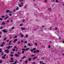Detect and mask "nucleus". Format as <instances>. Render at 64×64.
<instances>
[{
	"label": "nucleus",
	"instance_id": "72a5a7b5",
	"mask_svg": "<svg viewBox=\"0 0 64 64\" xmlns=\"http://www.w3.org/2000/svg\"><path fill=\"white\" fill-rule=\"evenodd\" d=\"M10 56H11V57H12V56H13V55L12 54H10Z\"/></svg>",
	"mask_w": 64,
	"mask_h": 64
},
{
	"label": "nucleus",
	"instance_id": "c756f323",
	"mask_svg": "<svg viewBox=\"0 0 64 64\" xmlns=\"http://www.w3.org/2000/svg\"><path fill=\"white\" fill-rule=\"evenodd\" d=\"M12 50L13 51H15V49H12Z\"/></svg>",
	"mask_w": 64,
	"mask_h": 64
},
{
	"label": "nucleus",
	"instance_id": "ea45409f",
	"mask_svg": "<svg viewBox=\"0 0 64 64\" xmlns=\"http://www.w3.org/2000/svg\"><path fill=\"white\" fill-rule=\"evenodd\" d=\"M31 52H33V49H32L31 50Z\"/></svg>",
	"mask_w": 64,
	"mask_h": 64
},
{
	"label": "nucleus",
	"instance_id": "79ce46f5",
	"mask_svg": "<svg viewBox=\"0 0 64 64\" xmlns=\"http://www.w3.org/2000/svg\"><path fill=\"white\" fill-rule=\"evenodd\" d=\"M9 16H12V14H9Z\"/></svg>",
	"mask_w": 64,
	"mask_h": 64
},
{
	"label": "nucleus",
	"instance_id": "09e8293b",
	"mask_svg": "<svg viewBox=\"0 0 64 64\" xmlns=\"http://www.w3.org/2000/svg\"><path fill=\"white\" fill-rule=\"evenodd\" d=\"M15 11H16V10H15V9H14V11L15 12Z\"/></svg>",
	"mask_w": 64,
	"mask_h": 64
},
{
	"label": "nucleus",
	"instance_id": "e433bc0d",
	"mask_svg": "<svg viewBox=\"0 0 64 64\" xmlns=\"http://www.w3.org/2000/svg\"><path fill=\"white\" fill-rule=\"evenodd\" d=\"M35 50H36V48H34L33 50H34V51H35Z\"/></svg>",
	"mask_w": 64,
	"mask_h": 64
},
{
	"label": "nucleus",
	"instance_id": "7ed1b4c3",
	"mask_svg": "<svg viewBox=\"0 0 64 64\" xmlns=\"http://www.w3.org/2000/svg\"><path fill=\"white\" fill-rule=\"evenodd\" d=\"M48 10H49L50 11H51V10H52V9L51 8H48Z\"/></svg>",
	"mask_w": 64,
	"mask_h": 64
},
{
	"label": "nucleus",
	"instance_id": "49530a36",
	"mask_svg": "<svg viewBox=\"0 0 64 64\" xmlns=\"http://www.w3.org/2000/svg\"><path fill=\"white\" fill-rule=\"evenodd\" d=\"M27 43V41L25 42V43L26 44V43Z\"/></svg>",
	"mask_w": 64,
	"mask_h": 64
},
{
	"label": "nucleus",
	"instance_id": "2eb2a0df",
	"mask_svg": "<svg viewBox=\"0 0 64 64\" xmlns=\"http://www.w3.org/2000/svg\"><path fill=\"white\" fill-rule=\"evenodd\" d=\"M58 0H56V3H58Z\"/></svg>",
	"mask_w": 64,
	"mask_h": 64
},
{
	"label": "nucleus",
	"instance_id": "603ef678",
	"mask_svg": "<svg viewBox=\"0 0 64 64\" xmlns=\"http://www.w3.org/2000/svg\"><path fill=\"white\" fill-rule=\"evenodd\" d=\"M2 61L0 60V63H2Z\"/></svg>",
	"mask_w": 64,
	"mask_h": 64
},
{
	"label": "nucleus",
	"instance_id": "69168bd1",
	"mask_svg": "<svg viewBox=\"0 0 64 64\" xmlns=\"http://www.w3.org/2000/svg\"><path fill=\"white\" fill-rule=\"evenodd\" d=\"M18 54H20V52H18Z\"/></svg>",
	"mask_w": 64,
	"mask_h": 64
},
{
	"label": "nucleus",
	"instance_id": "864d4df0",
	"mask_svg": "<svg viewBox=\"0 0 64 64\" xmlns=\"http://www.w3.org/2000/svg\"><path fill=\"white\" fill-rule=\"evenodd\" d=\"M18 50L17 48H16V51H17Z\"/></svg>",
	"mask_w": 64,
	"mask_h": 64
},
{
	"label": "nucleus",
	"instance_id": "f257e3e1",
	"mask_svg": "<svg viewBox=\"0 0 64 64\" xmlns=\"http://www.w3.org/2000/svg\"><path fill=\"white\" fill-rule=\"evenodd\" d=\"M4 52H5V53L6 52L7 53H8L9 52V50H5L4 51Z\"/></svg>",
	"mask_w": 64,
	"mask_h": 64
},
{
	"label": "nucleus",
	"instance_id": "338daca9",
	"mask_svg": "<svg viewBox=\"0 0 64 64\" xmlns=\"http://www.w3.org/2000/svg\"><path fill=\"white\" fill-rule=\"evenodd\" d=\"M61 38H58V39H61Z\"/></svg>",
	"mask_w": 64,
	"mask_h": 64
},
{
	"label": "nucleus",
	"instance_id": "ddd939ff",
	"mask_svg": "<svg viewBox=\"0 0 64 64\" xmlns=\"http://www.w3.org/2000/svg\"><path fill=\"white\" fill-rule=\"evenodd\" d=\"M5 24V22H4L2 23V24L4 25V24Z\"/></svg>",
	"mask_w": 64,
	"mask_h": 64
},
{
	"label": "nucleus",
	"instance_id": "13d9d810",
	"mask_svg": "<svg viewBox=\"0 0 64 64\" xmlns=\"http://www.w3.org/2000/svg\"><path fill=\"white\" fill-rule=\"evenodd\" d=\"M36 51H34L33 52V53H36Z\"/></svg>",
	"mask_w": 64,
	"mask_h": 64
},
{
	"label": "nucleus",
	"instance_id": "aec40b11",
	"mask_svg": "<svg viewBox=\"0 0 64 64\" xmlns=\"http://www.w3.org/2000/svg\"><path fill=\"white\" fill-rule=\"evenodd\" d=\"M17 60H16V61L15 62H14V63L15 64H16V63H17Z\"/></svg>",
	"mask_w": 64,
	"mask_h": 64
},
{
	"label": "nucleus",
	"instance_id": "4be33fe9",
	"mask_svg": "<svg viewBox=\"0 0 64 64\" xmlns=\"http://www.w3.org/2000/svg\"><path fill=\"white\" fill-rule=\"evenodd\" d=\"M22 51H24L25 50H26V49H22Z\"/></svg>",
	"mask_w": 64,
	"mask_h": 64
},
{
	"label": "nucleus",
	"instance_id": "3c124183",
	"mask_svg": "<svg viewBox=\"0 0 64 64\" xmlns=\"http://www.w3.org/2000/svg\"><path fill=\"white\" fill-rule=\"evenodd\" d=\"M22 0H20V2H22Z\"/></svg>",
	"mask_w": 64,
	"mask_h": 64
},
{
	"label": "nucleus",
	"instance_id": "6ab92c4d",
	"mask_svg": "<svg viewBox=\"0 0 64 64\" xmlns=\"http://www.w3.org/2000/svg\"><path fill=\"white\" fill-rule=\"evenodd\" d=\"M9 18V16H7V17H6V18H4V20H6V19H7V18Z\"/></svg>",
	"mask_w": 64,
	"mask_h": 64
},
{
	"label": "nucleus",
	"instance_id": "a878e982",
	"mask_svg": "<svg viewBox=\"0 0 64 64\" xmlns=\"http://www.w3.org/2000/svg\"><path fill=\"white\" fill-rule=\"evenodd\" d=\"M28 34H26V38L28 37Z\"/></svg>",
	"mask_w": 64,
	"mask_h": 64
},
{
	"label": "nucleus",
	"instance_id": "4468645a",
	"mask_svg": "<svg viewBox=\"0 0 64 64\" xmlns=\"http://www.w3.org/2000/svg\"><path fill=\"white\" fill-rule=\"evenodd\" d=\"M9 62H14V60H10L9 61Z\"/></svg>",
	"mask_w": 64,
	"mask_h": 64
},
{
	"label": "nucleus",
	"instance_id": "8fccbe9b",
	"mask_svg": "<svg viewBox=\"0 0 64 64\" xmlns=\"http://www.w3.org/2000/svg\"><path fill=\"white\" fill-rule=\"evenodd\" d=\"M43 62V61H40V63H42Z\"/></svg>",
	"mask_w": 64,
	"mask_h": 64
},
{
	"label": "nucleus",
	"instance_id": "0e129e2a",
	"mask_svg": "<svg viewBox=\"0 0 64 64\" xmlns=\"http://www.w3.org/2000/svg\"><path fill=\"white\" fill-rule=\"evenodd\" d=\"M23 4V2H21V4Z\"/></svg>",
	"mask_w": 64,
	"mask_h": 64
},
{
	"label": "nucleus",
	"instance_id": "37998d69",
	"mask_svg": "<svg viewBox=\"0 0 64 64\" xmlns=\"http://www.w3.org/2000/svg\"><path fill=\"white\" fill-rule=\"evenodd\" d=\"M7 23H8V22H9V20H8L7 21Z\"/></svg>",
	"mask_w": 64,
	"mask_h": 64
},
{
	"label": "nucleus",
	"instance_id": "cd10ccee",
	"mask_svg": "<svg viewBox=\"0 0 64 64\" xmlns=\"http://www.w3.org/2000/svg\"><path fill=\"white\" fill-rule=\"evenodd\" d=\"M28 60L29 61H31V58H28Z\"/></svg>",
	"mask_w": 64,
	"mask_h": 64
},
{
	"label": "nucleus",
	"instance_id": "dca6fc26",
	"mask_svg": "<svg viewBox=\"0 0 64 64\" xmlns=\"http://www.w3.org/2000/svg\"><path fill=\"white\" fill-rule=\"evenodd\" d=\"M45 3H47V0H45L44 1Z\"/></svg>",
	"mask_w": 64,
	"mask_h": 64
},
{
	"label": "nucleus",
	"instance_id": "5701e85b",
	"mask_svg": "<svg viewBox=\"0 0 64 64\" xmlns=\"http://www.w3.org/2000/svg\"><path fill=\"white\" fill-rule=\"evenodd\" d=\"M19 9V8L17 7L16 8V10H18Z\"/></svg>",
	"mask_w": 64,
	"mask_h": 64
},
{
	"label": "nucleus",
	"instance_id": "9b49d317",
	"mask_svg": "<svg viewBox=\"0 0 64 64\" xmlns=\"http://www.w3.org/2000/svg\"><path fill=\"white\" fill-rule=\"evenodd\" d=\"M14 55L15 56H16V57H17V56H18V55L17 54H15Z\"/></svg>",
	"mask_w": 64,
	"mask_h": 64
},
{
	"label": "nucleus",
	"instance_id": "9d476101",
	"mask_svg": "<svg viewBox=\"0 0 64 64\" xmlns=\"http://www.w3.org/2000/svg\"><path fill=\"white\" fill-rule=\"evenodd\" d=\"M10 12V11H9V10H7L6 11V13H8V12Z\"/></svg>",
	"mask_w": 64,
	"mask_h": 64
},
{
	"label": "nucleus",
	"instance_id": "0eeeda50",
	"mask_svg": "<svg viewBox=\"0 0 64 64\" xmlns=\"http://www.w3.org/2000/svg\"><path fill=\"white\" fill-rule=\"evenodd\" d=\"M26 57L25 56H24L23 58H22V59H24V58H26Z\"/></svg>",
	"mask_w": 64,
	"mask_h": 64
},
{
	"label": "nucleus",
	"instance_id": "393cba45",
	"mask_svg": "<svg viewBox=\"0 0 64 64\" xmlns=\"http://www.w3.org/2000/svg\"><path fill=\"white\" fill-rule=\"evenodd\" d=\"M21 37H24V36L23 35H21Z\"/></svg>",
	"mask_w": 64,
	"mask_h": 64
},
{
	"label": "nucleus",
	"instance_id": "412c9836",
	"mask_svg": "<svg viewBox=\"0 0 64 64\" xmlns=\"http://www.w3.org/2000/svg\"><path fill=\"white\" fill-rule=\"evenodd\" d=\"M29 48H28L26 49V51H28V50H29Z\"/></svg>",
	"mask_w": 64,
	"mask_h": 64
},
{
	"label": "nucleus",
	"instance_id": "5fc2aeb1",
	"mask_svg": "<svg viewBox=\"0 0 64 64\" xmlns=\"http://www.w3.org/2000/svg\"><path fill=\"white\" fill-rule=\"evenodd\" d=\"M20 35H22V33L20 32Z\"/></svg>",
	"mask_w": 64,
	"mask_h": 64
},
{
	"label": "nucleus",
	"instance_id": "6e6d98bb",
	"mask_svg": "<svg viewBox=\"0 0 64 64\" xmlns=\"http://www.w3.org/2000/svg\"><path fill=\"white\" fill-rule=\"evenodd\" d=\"M31 57H32V56H34V55H32L31 56Z\"/></svg>",
	"mask_w": 64,
	"mask_h": 64
},
{
	"label": "nucleus",
	"instance_id": "58836bf2",
	"mask_svg": "<svg viewBox=\"0 0 64 64\" xmlns=\"http://www.w3.org/2000/svg\"><path fill=\"white\" fill-rule=\"evenodd\" d=\"M3 28V27H0V29H2Z\"/></svg>",
	"mask_w": 64,
	"mask_h": 64
},
{
	"label": "nucleus",
	"instance_id": "2f4dec72",
	"mask_svg": "<svg viewBox=\"0 0 64 64\" xmlns=\"http://www.w3.org/2000/svg\"><path fill=\"white\" fill-rule=\"evenodd\" d=\"M28 62V61L26 60L25 62V63H27V62Z\"/></svg>",
	"mask_w": 64,
	"mask_h": 64
},
{
	"label": "nucleus",
	"instance_id": "473e14b6",
	"mask_svg": "<svg viewBox=\"0 0 64 64\" xmlns=\"http://www.w3.org/2000/svg\"><path fill=\"white\" fill-rule=\"evenodd\" d=\"M4 45H3V44H2L1 46H0V47H2V46H3Z\"/></svg>",
	"mask_w": 64,
	"mask_h": 64
},
{
	"label": "nucleus",
	"instance_id": "7c9ffc66",
	"mask_svg": "<svg viewBox=\"0 0 64 64\" xmlns=\"http://www.w3.org/2000/svg\"><path fill=\"white\" fill-rule=\"evenodd\" d=\"M3 20V19L2 18H0V21H2Z\"/></svg>",
	"mask_w": 64,
	"mask_h": 64
},
{
	"label": "nucleus",
	"instance_id": "423d86ee",
	"mask_svg": "<svg viewBox=\"0 0 64 64\" xmlns=\"http://www.w3.org/2000/svg\"><path fill=\"white\" fill-rule=\"evenodd\" d=\"M3 32L6 33V32H7V30H3Z\"/></svg>",
	"mask_w": 64,
	"mask_h": 64
},
{
	"label": "nucleus",
	"instance_id": "20e7f679",
	"mask_svg": "<svg viewBox=\"0 0 64 64\" xmlns=\"http://www.w3.org/2000/svg\"><path fill=\"white\" fill-rule=\"evenodd\" d=\"M17 40H17V39H16L14 40V41L13 42V43H15V42H16L17 41Z\"/></svg>",
	"mask_w": 64,
	"mask_h": 64
},
{
	"label": "nucleus",
	"instance_id": "6e6552de",
	"mask_svg": "<svg viewBox=\"0 0 64 64\" xmlns=\"http://www.w3.org/2000/svg\"><path fill=\"white\" fill-rule=\"evenodd\" d=\"M19 7H21V6H23V5L22 4V5H21V4H20L19 5Z\"/></svg>",
	"mask_w": 64,
	"mask_h": 64
},
{
	"label": "nucleus",
	"instance_id": "f3484780",
	"mask_svg": "<svg viewBox=\"0 0 64 64\" xmlns=\"http://www.w3.org/2000/svg\"><path fill=\"white\" fill-rule=\"evenodd\" d=\"M34 44L36 45V46H37V43L34 42Z\"/></svg>",
	"mask_w": 64,
	"mask_h": 64
},
{
	"label": "nucleus",
	"instance_id": "680f3d73",
	"mask_svg": "<svg viewBox=\"0 0 64 64\" xmlns=\"http://www.w3.org/2000/svg\"><path fill=\"white\" fill-rule=\"evenodd\" d=\"M48 47L49 48H50V46H48Z\"/></svg>",
	"mask_w": 64,
	"mask_h": 64
},
{
	"label": "nucleus",
	"instance_id": "052dcab7",
	"mask_svg": "<svg viewBox=\"0 0 64 64\" xmlns=\"http://www.w3.org/2000/svg\"><path fill=\"white\" fill-rule=\"evenodd\" d=\"M14 26H13L12 27V29H14Z\"/></svg>",
	"mask_w": 64,
	"mask_h": 64
},
{
	"label": "nucleus",
	"instance_id": "a211bd4d",
	"mask_svg": "<svg viewBox=\"0 0 64 64\" xmlns=\"http://www.w3.org/2000/svg\"><path fill=\"white\" fill-rule=\"evenodd\" d=\"M23 24H20L19 26H23Z\"/></svg>",
	"mask_w": 64,
	"mask_h": 64
},
{
	"label": "nucleus",
	"instance_id": "774afa93",
	"mask_svg": "<svg viewBox=\"0 0 64 64\" xmlns=\"http://www.w3.org/2000/svg\"><path fill=\"white\" fill-rule=\"evenodd\" d=\"M12 42V40H11L10 41V43H11Z\"/></svg>",
	"mask_w": 64,
	"mask_h": 64
},
{
	"label": "nucleus",
	"instance_id": "bb28decb",
	"mask_svg": "<svg viewBox=\"0 0 64 64\" xmlns=\"http://www.w3.org/2000/svg\"><path fill=\"white\" fill-rule=\"evenodd\" d=\"M2 52V48H0V52Z\"/></svg>",
	"mask_w": 64,
	"mask_h": 64
},
{
	"label": "nucleus",
	"instance_id": "4d7b16f0",
	"mask_svg": "<svg viewBox=\"0 0 64 64\" xmlns=\"http://www.w3.org/2000/svg\"><path fill=\"white\" fill-rule=\"evenodd\" d=\"M1 17H2V18H4V17H5V16H2Z\"/></svg>",
	"mask_w": 64,
	"mask_h": 64
},
{
	"label": "nucleus",
	"instance_id": "c85d7f7f",
	"mask_svg": "<svg viewBox=\"0 0 64 64\" xmlns=\"http://www.w3.org/2000/svg\"><path fill=\"white\" fill-rule=\"evenodd\" d=\"M24 29H25V28H22V30H24Z\"/></svg>",
	"mask_w": 64,
	"mask_h": 64
},
{
	"label": "nucleus",
	"instance_id": "c03bdc74",
	"mask_svg": "<svg viewBox=\"0 0 64 64\" xmlns=\"http://www.w3.org/2000/svg\"><path fill=\"white\" fill-rule=\"evenodd\" d=\"M22 60H19L20 62H22Z\"/></svg>",
	"mask_w": 64,
	"mask_h": 64
},
{
	"label": "nucleus",
	"instance_id": "1a4fd4ad",
	"mask_svg": "<svg viewBox=\"0 0 64 64\" xmlns=\"http://www.w3.org/2000/svg\"><path fill=\"white\" fill-rule=\"evenodd\" d=\"M37 58V57H34L33 58V59L34 60V59H36V58Z\"/></svg>",
	"mask_w": 64,
	"mask_h": 64
},
{
	"label": "nucleus",
	"instance_id": "de8ad7c7",
	"mask_svg": "<svg viewBox=\"0 0 64 64\" xmlns=\"http://www.w3.org/2000/svg\"><path fill=\"white\" fill-rule=\"evenodd\" d=\"M55 30H57V28H55Z\"/></svg>",
	"mask_w": 64,
	"mask_h": 64
},
{
	"label": "nucleus",
	"instance_id": "a19ab883",
	"mask_svg": "<svg viewBox=\"0 0 64 64\" xmlns=\"http://www.w3.org/2000/svg\"><path fill=\"white\" fill-rule=\"evenodd\" d=\"M13 58H10V60H13Z\"/></svg>",
	"mask_w": 64,
	"mask_h": 64
},
{
	"label": "nucleus",
	"instance_id": "b1692460",
	"mask_svg": "<svg viewBox=\"0 0 64 64\" xmlns=\"http://www.w3.org/2000/svg\"><path fill=\"white\" fill-rule=\"evenodd\" d=\"M39 50H36V52H39Z\"/></svg>",
	"mask_w": 64,
	"mask_h": 64
},
{
	"label": "nucleus",
	"instance_id": "e2e57ef3",
	"mask_svg": "<svg viewBox=\"0 0 64 64\" xmlns=\"http://www.w3.org/2000/svg\"><path fill=\"white\" fill-rule=\"evenodd\" d=\"M21 42H23V41L21 40Z\"/></svg>",
	"mask_w": 64,
	"mask_h": 64
},
{
	"label": "nucleus",
	"instance_id": "bf43d9fd",
	"mask_svg": "<svg viewBox=\"0 0 64 64\" xmlns=\"http://www.w3.org/2000/svg\"><path fill=\"white\" fill-rule=\"evenodd\" d=\"M20 41H19L18 43V44H20Z\"/></svg>",
	"mask_w": 64,
	"mask_h": 64
},
{
	"label": "nucleus",
	"instance_id": "f03ea898",
	"mask_svg": "<svg viewBox=\"0 0 64 64\" xmlns=\"http://www.w3.org/2000/svg\"><path fill=\"white\" fill-rule=\"evenodd\" d=\"M6 56V54H5L2 57V58L3 59H4L5 58V56Z\"/></svg>",
	"mask_w": 64,
	"mask_h": 64
},
{
	"label": "nucleus",
	"instance_id": "c9c22d12",
	"mask_svg": "<svg viewBox=\"0 0 64 64\" xmlns=\"http://www.w3.org/2000/svg\"><path fill=\"white\" fill-rule=\"evenodd\" d=\"M24 53V51H22V54H23Z\"/></svg>",
	"mask_w": 64,
	"mask_h": 64
},
{
	"label": "nucleus",
	"instance_id": "4c0bfd02",
	"mask_svg": "<svg viewBox=\"0 0 64 64\" xmlns=\"http://www.w3.org/2000/svg\"><path fill=\"white\" fill-rule=\"evenodd\" d=\"M6 39H7L6 38H4V40H6Z\"/></svg>",
	"mask_w": 64,
	"mask_h": 64
},
{
	"label": "nucleus",
	"instance_id": "f8f14e48",
	"mask_svg": "<svg viewBox=\"0 0 64 64\" xmlns=\"http://www.w3.org/2000/svg\"><path fill=\"white\" fill-rule=\"evenodd\" d=\"M10 48V46H8V47H6V48H8V49H9Z\"/></svg>",
	"mask_w": 64,
	"mask_h": 64
},
{
	"label": "nucleus",
	"instance_id": "a18cd8bd",
	"mask_svg": "<svg viewBox=\"0 0 64 64\" xmlns=\"http://www.w3.org/2000/svg\"><path fill=\"white\" fill-rule=\"evenodd\" d=\"M26 46H24V48H26Z\"/></svg>",
	"mask_w": 64,
	"mask_h": 64
},
{
	"label": "nucleus",
	"instance_id": "f704fd0d",
	"mask_svg": "<svg viewBox=\"0 0 64 64\" xmlns=\"http://www.w3.org/2000/svg\"><path fill=\"white\" fill-rule=\"evenodd\" d=\"M17 37V36H15L14 37V38H16Z\"/></svg>",
	"mask_w": 64,
	"mask_h": 64
},
{
	"label": "nucleus",
	"instance_id": "39448f33",
	"mask_svg": "<svg viewBox=\"0 0 64 64\" xmlns=\"http://www.w3.org/2000/svg\"><path fill=\"white\" fill-rule=\"evenodd\" d=\"M28 46H30V47H31V46H32V44H30V43H29L28 44Z\"/></svg>",
	"mask_w": 64,
	"mask_h": 64
}]
</instances>
